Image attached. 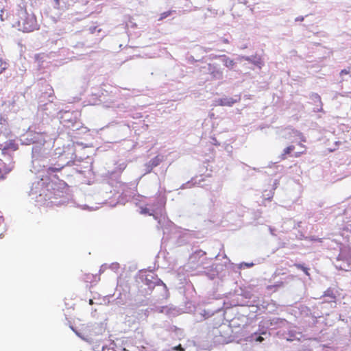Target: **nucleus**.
I'll return each mask as SVG.
<instances>
[{
  "mask_svg": "<svg viewBox=\"0 0 351 351\" xmlns=\"http://www.w3.org/2000/svg\"><path fill=\"white\" fill-rule=\"evenodd\" d=\"M163 160H164V157L162 156L158 155L149 161V167H151L152 169L154 167H156L158 165H159L160 163L162 161H163Z\"/></svg>",
  "mask_w": 351,
  "mask_h": 351,
  "instance_id": "20e7f679",
  "label": "nucleus"
},
{
  "mask_svg": "<svg viewBox=\"0 0 351 351\" xmlns=\"http://www.w3.org/2000/svg\"><path fill=\"white\" fill-rule=\"evenodd\" d=\"M7 68L8 63L0 58V74L2 73L4 71H5Z\"/></svg>",
  "mask_w": 351,
  "mask_h": 351,
  "instance_id": "1a4fd4ad",
  "label": "nucleus"
},
{
  "mask_svg": "<svg viewBox=\"0 0 351 351\" xmlns=\"http://www.w3.org/2000/svg\"><path fill=\"white\" fill-rule=\"evenodd\" d=\"M350 73V71L349 70H347V69H343L340 72V75H347Z\"/></svg>",
  "mask_w": 351,
  "mask_h": 351,
  "instance_id": "ddd939ff",
  "label": "nucleus"
},
{
  "mask_svg": "<svg viewBox=\"0 0 351 351\" xmlns=\"http://www.w3.org/2000/svg\"><path fill=\"white\" fill-rule=\"evenodd\" d=\"M256 341L262 342V341L264 340V339H263V337L259 336V337H258L256 338Z\"/></svg>",
  "mask_w": 351,
  "mask_h": 351,
  "instance_id": "2eb2a0df",
  "label": "nucleus"
},
{
  "mask_svg": "<svg viewBox=\"0 0 351 351\" xmlns=\"http://www.w3.org/2000/svg\"><path fill=\"white\" fill-rule=\"evenodd\" d=\"M90 304H93V300H90Z\"/></svg>",
  "mask_w": 351,
  "mask_h": 351,
  "instance_id": "dca6fc26",
  "label": "nucleus"
},
{
  "mask_svg": "<svg viewBox=\"0 0 351 351\" xmlns=\"http://www.w3.org/2000/svg\"><path fill=\"white\" fill-rule=\"evenodd\" d=\"M235 103V101L233 100V99L232 98H230V99H222L220 100V104L221 106H232Z\"/></svg>",
  "mask_w": 351,
  "mask_h": 351,
  "instance_id": "423d86ee",
  "label": "nucleus"
},
{
  "mask_svg": "<svg viewBox=\"0 0 351 351\" xmlns=\"http://www.w3.org/2000/svg\"><path fill=\"white\" fill-rule=\"evenodd\" d=\"M171 13H172L171 10H169V11L164 12L161 13L158 20L159 21L163 20L164 19H165V18L168 17L169 16H170L171 14Z\"/></svg>",
  "mask_w": 351,
  "mask_h": 351,
  "instance_id": "9d476101",
  "label": "nucleus"
},
{
  "mask_svg": "<svg viewBox=\"0 0 351 351\" xmlns=\"http://www.w3.org/2000/svg\"><path fill=\"white\" fill-rule=\"evenodd\" d=\"M294 149L295 147L293 145H289L286 147L280 156V159L285 160L287 158V155L291 154Z\"/></svg>",
  "mask_w": 351,
  "mask_h": 351,
  "instance_id": "39448f33",
  "label": "nucleus"
},
{
  "mask_svg": "<svg viewBox=\"0 0 351 351\" xmlns=\"http://www.w3.org/2000/svg\"><path fill=\"white\" fill-rule=\"evenodd\" d=\"M62 168H63V166H60L59 167H50L48 169V171L49 172H57V171H60Z\"/></svg>",
  "mask_w": 351,
  "mask_h": 351,
  "instance_id": "9b49d317",
  "label": "nucleus"
},
{
  "mask_svg": "<svg viewBox=\"0 0 351 351\" xmlns=\"http://www.w3.org/2000/svg\"><path fill=\"white\" fill-rule=\"evenodd\" d=\"M172 349L176 351H184V349L182 348L181 344L173 347Z\"/></svg>",
  "mask_w": 351,
  "mask_h": 351,
  "instance_id": "f8f14e48",
  "label": "nucleus"
},
{
  "mask_svg": "<svg viewBox=\"0 0 351 351\" xmlns=\"http://www.w3.org/2000/svg\"><path fill=\"white\" fill-rule=\"evenodd\" d=\"M14 26L23 32H31L38 29L37 20L34 14L28 13L24 8H20L14 16Z\"/></svg>",
  "mask_w": 351,
  "mask_h": 351,
  "instance_id": "f257e3e1",
  "label": "nucleus"
},
{
  "mask_svg": "<svg viewBox=\"0 0 351 351\" xmlns=\"http://www.w3.org/2000/svg\"><path fill=\"white\" fill-rule=\"evenodd\" d=\"M152 208L150 210L149 208L147 207H141V214H143V215H149L150 216H153L154 217L155 219H156V217H155V215L154 213L157 212L158 209V204H154L152 205Z\"/></svg>",
  "mask_w": 351,
  "mask_h": 351,
  "instance_id": "7ed1b4c3",
  "label": "nucleus"
},
{
  "mask_svg": "<svg viewBox=\"0 0 351 351\" xmlns=\"http://www.w3.org/2000/svg\"><path fill=\"white\" fill-rule=\"evenodd\" d=\"M294 266L298 268V269H300L302 271H304V273L306 275V276H309L310 274L308 272V270L309 269L307 268L306 267L304 266L302 264H298V263H295L294 264Z\"/></svg>",
  "mask_w": 351,
  "mask_h": 351,
  "instance_id": "0eeeda50",
  "label": "nucleus"
},
{
  "mask_svg": "<svg viewBox=\"0 0 351 351\" xmlns=\"http://www.w3.org/2000/svg\"><path fill=\"white\" fill-rule=\"evenodd\" d=\"M304 152H295L294 154H293V156L295 157V158H298V157H300L302 154H304Z\"/></svg>",
  "mask_w": 351,
  "mask_h": 351,
  "instance_id": "4468645a",
  "label": "nucleus"
},
{
  "mask_svg": "<svg viewBox=\"0 0 351 351\" xmlns=\"http://www.w3.org/2000/svg\"><path fill=\"white\" fill-rule=\"evenodd\" d=\"M223 64L226 66H227L228 68H232L234 65V62L233 60H232L229 58H226L223 60Z\"/></svg>",
  "mask_w": 351,
  "mask_h": 351,
  "instance_id": "6e6552de",
  "label": "nucleus"
},
{
  "mask_svg": "<svg viewBox=\"0 0 351 351\" xmlns=\"http://www.w3.org/2000/svg\"><path fill=\"white\" fill-rule=\"evenodd\" d=\"M1 234V232H0V235Z\"/></svg>",
  "mask_w": 351,
  "mask_h": 351,
  "instance_id": "f3484780",
  "label": "nucleus"
},
{
  "mask_svg": "<svg viewBox=\"0 0 351 351\" xmlns=\"http://www.w3.org/2000/svg\"><path fill=\"white\" fill-rule=\"evenodd\" d=\"M12 168L0 159V182L6 179Z\"/></svg>",
  "mask_w": 351,
  "mask_h": 351,
  "instance_id": "f03ea898",
  "label": "nucleus"
}]
</instances>
